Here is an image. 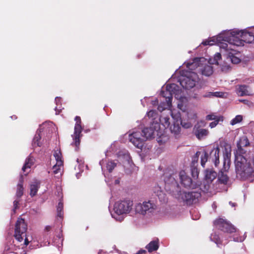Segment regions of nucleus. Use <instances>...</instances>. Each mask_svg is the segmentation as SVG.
<instances>
[{"instance_id":"f257e3e1","label":"nucleus","mask_w":254,"mask_h":254,"mask_svg":"<svg viewBox=\"0 0 254 254\" xmlns=\"http://www.w3.org/2000/svg\"><path fill=\"white\" fill-rule=\"evenodd\" d=\"M234 152L235 165L237 177L246 180L254 174V169L252 167L250 161L244 156L247 151L243 147L237 146Z\"/></svg>"},{"instance_id":"f03ea898","label":"nucleus","mask_w":254,"mask_h":254,"mask_svg":"<svg viewBox=\"0 0 254 254\" xmlns=\"http://www.w3.org/2000/svg\"><path fill=\"white\" fill-rule=\"evenodd\" d=\"M240 31H233L229 32H227L225 33L220 34L217 40L219 41H223L228 43L223 45L224 48L226 51L233 50L231 48V46H241L244 45V42L242 38L241 37V34H239Z\"/></svg>"},{"instance_id":"7ed1b4c3","label":"nucleus","mask_w":254,"mask_h":254,"mask_svg":"<svg viewBox=\"0 0 254 254\" xmlns=\"http://www.w3.org/2000/svg\"><path fill=\"white\" fill-rule=\"evenodd\" d=\"M198 79V76L195 72H189L179 79V82L184 89H189L195 85Z\"/></svg>"},{"instance_id":"20e7f679","label":"nucleus","mask_w":254,"mask_h":254,"mask_svg":"<svg viewBox=\"0 0 254 254\" xmlns=\"http://www.w3.org/2000/svg\"><path fill=\"white\" fill-rule=\"evenodd\" d=\"M27 230V224L24 219L18 218L17 220L14 229V237L16 240L21 242Z\"/></svg>"},{"instance_id":"39448f33","label":"nucleus","mask_w":254,"mask_h":254,"mask_svg":"<svg viewBox=\"0 0 254 254\" xmlns=\"http://www.w3.org/2000/svg\"><path fill=\"white\" fill-rule=\"evenodd\" d=\"M215 227L224 232L233 233L236 232V228L227 220L219 218L213 222Z\"/></svg>"},{"instance_id":"423d86ee","label":"nucleus","mask_w":254,"mask_h":254,"mask_svg":"<svg viewBox=\"0 0 254 254\" xmlns=\"http://www.w3.org/2000/svg\"><path fill=\"white\" fill-rule=\"evenodd\" d=\"M215 227L224 232L233 233L236 232V228L227 220L219 218L213 222Z\"/></svg>"},{"instance_id":"0eeeda50","label":"nucleus","mask_w":254,"mask_h":254,"mask_svg":"<svg viewBox=\"0 0 254 254\" xmlns=\"http://www.w3.org/2000/svg\"><path fill=\"white\" fill-rule=\"evenodd\" d=\"M133 201L130 200H123L116 202L114 209L118 215H123L128 213L132 209Z\"/></svg>"},{"instance_id":"6e6552de","label":"nucleus","mask_w":254,"mask_h":254,"mask_svg":"<svg viewBox=\"0 0 254 254\" xmlns=\"http://www.w3.org/2000/svg\"><path fill=\"white\" fill-rule=\"evenodd\" d=\"M75 121L76 122L74 127V134L72 136L73 141L71 143L72 145L75 146V150L78 151L80 143V137L81 136V131L82 130L81 123V121L80 117L79 116H76L75 118Z\"/></svg>"},{"instance_id":"1a4fd4ad","label":"nucleus","mask_w":254,"mask_h":254,"mask_svg":"<svg viewBox=\"0 0 254 254\" xmlns=\"http://www.w3.org/2000/svg\"><path fill=\"white\" fill-rule=\"evenodd\" d=\"M201 194L198 191H183L180 193L181 198L188 205L197 202Z\"/></svg>"},{"instance_id":"9d476101","label":"nucleus","mask_w":254,"mask_h":254,"mask_svg":"<svg viewBox=\"0 0 254 254\" xmlns=\"http://www.w3.org/2000/svg\"><path fill=\"white\" fill-rule=\"evenodd\" d=\"M155 209V205L150 201H145L142 203H139L135 206V211L137 213L145 215L147 213H151Z\"/></svg>"},{"instance_id":"9b49d317","label":"nucleus","mask_w":254,"mask_h":254,"mask_svg":"<svg viewBox=\"0 0 254 254\" xmlns=\"http://www.w3.org/2000/svg\"><path fill=\"white\" fill-rule=\"evenodd\" d=\"M179 174L177 173L171 174H165L164 178L165 189L171 190L178 188L179 184L177 181Z\"/></svg>"},{"instance_id":"f8f14e48","label":"nucleus","mask_w":254,"mask_h":254,"mask_svg":"<svg viewBox=\"0 0 254 254\" xmlns=\"http://www.w3.org/2000/svg\"><path fill=\"white\" fill-rule=\"evenodd\" d=\"M128 139L137 148L141 149L144 145V137L140 131H133L129 134Z\"/></svg>"},{"instance_id":"ddd939ff","label":"nucleus","mask_w":254,"mask_h":254,"mask_svg":"<svg viewBox=\"0 0 254 254\" xmlns=\"http://www.w3.org/2000/svg\"><path fill=\"white\" fill-rule=\"evenodd\" d=\"M179 177L181 184L185 188L193 189L195 187V183H193L192 179L186 175L184 171L182 170L180 172Z\"/></svg>"},{"instance_id":"4468645a","label":"nucleus","mask_w":254,"mask_h":254,"mask_svg":"<svg viewBox=\"0 0 254 254\" xmlns=\"http://www.w3.org/2000/svg\"><path fill=\"white\" fill-rule=\"evenodd\" d=\"M160 125L158 123H153L150 127H145L142 130L140 131L144 137V140L154 137L155 131H157V128Z\"/></svg>"},{"instance_id":"2eb2a0df","label":"nucleus","mask_w":254,"mask_h":254,"mask_svg":"<svg viewBox=\"0 0 254 254\" xmlns=\"http://www.w3.org/2000/svg\"><path fill=\"white\" fill-rule=\"evenodd\" d=\"M200 154V151H197L192 160L190 165V171L192 177L194 179H197L199 175V171L197 168L198 159Z\"/></svg>"},{"instance_id":"dca6fc26","label":"nucleus","mask_w":254,"mask_h":254,"mask_svg":"<svg viewBox=\"0 0 254 254\" xmlns=\"http://www.w3.org/2000/svg\"><path fill=\"white\" fill-rule=\"evenodd\" d=\"M219 152L220 149L218 147H214L211 151H208L209 161L213 162L215 167L219 164Z\"/></svg>"},{"instance_id":"f3484780","label":"nucleus","mask_w":254,"mask_h":254,"mask_svg":"<svg viewBox=\"0 0 254 254\" xmlns=\"http://www.w3.org/2000/svg\"><path fill=\"white\" fill-rule=\"evenodd\" d=\"M208 132L207 129L201 128L198 124L195 125L193 128V133L199 140L206 136Z\"/></svg>"},{"instance_id":"a211bd4d","label":"nucleus","mask_w":254,"mask_h":254,"mask_svg":"<svg viewBox=\"0 0 254 254\" xmlns=\"http://www.w3.org/2000/svg\"><path fill=\"white\" fill-rule=\"evenodd\" d=\"M241 37L242 38L244 43H251L254 42V35L252 32L240 31Z\"/></svg>"},{"instance_id":"6ab92c4d","label":"nucleus","mask_w":254,"mask_h":254,"mask_svg":"<svg viewBox=\"0 0 254 254\" xmlns=\"http://www.w3.org/2000/svg\"><path fill=\"white\" fill-rule=\"evenodd\" d=\"M217 176V173L212 169H206L205 171V179L208 183H212Z\"/></svg>"},{"instance_id":"aec40b11","label":"nucleus","mask_w":254,"mask_h":254,"mask_svg":"<svg viewBox=\"0 0 254 254\" xmlns=\"http://www.w3.org/2000/svg\"><path fill=\"white\" fill-rule=\"evenodd\" d=\"M23 178L22 175H21L19 183L17 186V190L16 196L17 198H20L23 194Z\"/></svg>"},{"instance_id":"412c9836","label":"nucleus","mask_w":254,"mask_h":254,"mask_svg":"<svg viewBox=\"0 0 254 254\" xmlns=\"http://www.w3.org/2000/svg\"><path fill=\"white\" fill-rule=\"evenodd\" d=\"M40 183L39 181H35L30 185V195L31 197H33L36 195L37 192L40 188Z\"/></svg>"},{"instance_id":"4be33fe9","label":"nucleus","mask_w":254,"mask_h":254,"mask_svg":"<svg viewBox=\"0 0 254 254\" xmlns=\"http://www.w3.org/2000/svg\"><path fill=\"white\" fill-rule=\"evenodd\" d=\"M145 248L149 253L157 251L159 248L158 240L150 242Z\"/></svg>"},{"instance_id":"5701e85b","label":"nucleus","mask_w":254,"mask_h":254,"mask_svg":"<svg viewBox=\"0 0 254 254\" xmlns=\"http://www.w3.org/2000/svg\"><path fill=\"white\" fill-rule=\"evenodd\" d=\"M161 95L165 98L166 101L167 103V104L169 105L171 104L172 103L173 94L168 90H167L166 89L165 90H162L161 91Z\"/></svg>"},{"instance_id":"b1692460","label":"nucleus","mask_w":254,"mask_h":254,"mask_svg":"<svg viewBox=\"0 0 254 254\" xmlns=\"http://www.w3.org/2000/svg\"><path fill=\"white\" fill-rule=\"evenodd\" d=\"M166 88L167 90L169 91L173 95L177 94L179 92V86L175 83L167 84Z\"/></svg>"},{"instance_id":"393cba45","label":"nucleus","mask_w":254,"mask_h":254,"mask_svg":"<svg viewBox=\"0 0 254 254\" xmlns=\"http://www.w3.org/2000/svg\"><path fill=\"white\" fill-rule=\"evenodd\" d=\"M250 145V142L246 136H243L240 138L237 142V146L247 147Z\"/></svg>"},{"instance_id":"a878e982","label":"nucleus","mask_w":254,"mask_h":254,"mask_svg":"<svg viewBox=\"0 0 254 254\" xmlns=\"http://www.w3.org/2000/svg\"><path fill=\"white\" fill-rule=\"evenodd\" d=\"M201 154V155L200 156V163L201 166L204 168L206 162L207 161H209L208 150H203V151H202V153L200 152V154H199V155Z\"/></svg>"},{"instance_id":"bb28decb","label":"nucleus","mask_w":254,"mask_h":254,"mask_svg":"<svg viewBox=\"0 0 254 254\" xmlns=\"http://www.w3.org/2000/svg\"><path fill=\"white\" fill-rule=\"evenodd\" d=\"M181 127L179 125V123L177 121L176 123H174L171 125L170 127V129L172 133H174L175 135H178L179 134L181 131Z\"/></svg>"},{"instance_id":"cd10ccee","label":"nucleus","mask_w":254,"mask_h":254,"mask_svg":"<svg viewBox=\"0 0 254 254\" xmlns=\"http://www.w3.org/2000/svg\"><path fill=\"white\" fill-rule=\"evenodd\" d=\"M218 180L221 184L226 185L228 183L229 178L226 174H225L223 171H221L218 173Z\"/></svg>"},{"instance_id":"c85d7f7f","label":"nucleus","mask_w":254,"mask_h":254,"mask_svg":"<svg viewBox=\"0 0 254 254\" xmlns=\"http://www.w3.org/2000/svg\"><path fill=\"white\" fill-rule=\"evenodd\" d=\"M201 71L202 74L208 76L213 73V70L211 66L206 65L201 69Z\"/></svg>"},{"instance_id":"c756f323","label":"nucleus","mask_w":254,"mask_h":254,"mask_svg":"<svg viewBox=\"0 0 254 254\" xmlns=\"http://www.w3.org/2000/svg\"><path fill=\"white\" fill-rule=\"evenodd\" d=\"M33 164L34 158L32 157L29 156L26 159L25 164L22 168V171L23 172H25L26 169L30 168V167L33 165Z\"/></svg>"},{"instance_id":"7c9ffc66","label":"nucleus","mask_w":254,"mask_h":254,"mask_svg":"<svg viewBox=\"0 0 254 254\" xmlns=\"http://www.w3.org/2000/svg\"><path fill=\"white\" fill-rule=\"evenodd\" d=\"M41 139V136L39 132L37 131L34 138L33 140V146L34 147L36 146H41V143L40 142V140Z\"/></svg>"},{"instance_id":"2f4dec72","label":"nucleus","mask_w":254,"mask_h":254,"mask_svg":"<svg viewBox=\"0 0 254 254\" xmlns=\"http://www.w3.org/2000/svg\"><path fill=\"white\" fill-rule=\"evenodd\" d=\"M247 87L248 86L245 85H240L238 90V94L241 96L248 95Z\"/></svg>"},{"instance_id":"473e14b6","label":"nucleus","mask_w":254,"mask_h":254,"mask_svg":"<svg viewBox=\"0 0 254 254\" xmlns=\"http://www.w3.org/2000/svg\"><path fill=\"white\" fill-rule=\"evenodd\" d=\"M54 156L57 161V163H58V164H60V165H63V161L62 160V155L61 151L59 150L56 151L54 154Z\"/></svg>"},{"instance_id":"72a5a7b5","label":"nucleus","mask_w":254,"mask_h":254,"mask_svg":"<svg viewBox=\"0 0 254 254\" xmlns=\"http://www.w3.org/2000/svg\"><path fill=\"white\" fill-rule=\"evenodd\" d=\"M64 204L62 201H60L58 203V205L57 206V216L60 218H63L64 215Z\"/></svg>"},{"instance_id":"f704fd0d","label":"nucleus","mask_w":254,"mask_h":254,"mask_svg":"<svg viewBox=\"0 0 254 254\" xmlns=\"http://www.w3.org/2000/svg\"><path fill=\"white\" fill-rule=\"evenodd\" d=\"M116 166V163L113 161H110L107 163L106 168L108 171L111 173Z\"/></svg>"},{"instance_id":"c9c22d12","label":"nucleus","mask_w":254,"mask_h":254,"mask_svg":"<svg viewBox=\"0 0 254 254\" xmlns=\"http://www.w3.org/2000/svg\"><path fill=\"white\" fill-rule=\"evenodd\" d=\"M229 56L231 59L232 63L233 64H237L241 61V60L239 58L235 56L234 54L231 52L229 53Z\"/></svg>"},{"instance_id":"e433bc0d","label":"nucleus","mask_w":254,"mask_h":254,"mask_svg":"<svg viewBox=\"0 0 254 254\" xmlns=\"http://www.w3.org/2000/svg\"><path fill=\"white\" fill-rule=\"evenodd\" d=\"M243 120V117L241 115H237L231 121V124L232 125H234L237 124L240 122H241Z\"/></svg>"},{"instance_id":"4c0bfd02","label":"nucleus","mask_w":254,"mask_h":254,"mask_svg":"<svg viewBox=\"0 0 254 254\" xmlns=\"http://www.w3.org/2000/svg\"><path fill=\"white\" fill-rule=\"evenodd\" d=\"M169 117H161L160 121L162 123V124L164 127H168L170 125Z\"/></svg>"},{"instance_id":"58836bf2","label":"nucleus","mask_w":254,"mask_h":254,"mask_svg":"<svg viewBox=\"0 0 254 254\" xmlns=\"http://www.w3.org/2000/svg\"><path fill=\"white\" fill-rule=\"evenodd\" d=\"M63 165H60V164H56L53 167V172L55 174H58L61 170V168Z\"/></svg>"},{"instance_id":"ea45409f","label":"nucleus","mask_w":254,"mask_h":254,"mask_svg":"<svg viewBox=\"0 0 254 254\" xmlns=\"http://www.w3.org/2000/svg\"><path fill=\"white\" fill-rule=\"evenodd\" d=\"M212 239H213L214 242L217 245L222 244V241L218 235H217L216 234L214 235L213 236Z\"/></svg>"},{"instance_id":"a19ab883","label":"nucleus","mask_w":254,"mask_h":254,"mask_svg":"<svg viewBox=\"0 0 254 254\" xmlns=\"http://www.w3.org/2000/svg\"><path fill=\"white\" fill-rule=\"evenodd\" d=\"M206 119L208 121L219 120V118L214 114H210L206 116Z\"/></svg>"},{"instance_id":"79ce46f5","label":"nucleus","mask_w":254,"mask_h":254,"mask_svg":"<svg viewBox=\"0 0 254 254\" xmlns=\"http://www.w3.org/2000/svg\"><path fill=\"white\" fill-rule=\"evenodd\" d=\"M222 93L219 92H209L207 96L210 97L211 96H213L215 97H221L222 96Z\"/></svg>"},{"instance_id":"37998d69","label":"nucleus","mask_w":254,"mask_h":254,"mask_svg":"<svg viewBox=\"0 0 254 254\" xmlns=\"http://www.w3.org/2000/svg\"><path fill=\"white\" fill-rule=\"evenodd\" d=\"M157 114L156 111L154 110H150L147 113V116L149 118H153Z\"/></svg>"},{"instance_id":"c03bdc74","label":"nucleus","mask_w":254,"mask_h":254,"mask_svg":"<svg viewBox=\"0 0 254 254\" xmlns=\"http://www.w3.org/2000/svg\"><path fill=\"white\" fill-rule=\"evenodd\" d=\"M19 200H15L13 201V211L14 213H15L16 209H17L18 208V204H19Z\"/></svg>"},{"instance_id":"a18cd8bd","label":"nucleus","mask_w":254,"mask_h":254,"mask_svg":"<svg viewBox=\"0 0 254 254\" xmlns=\"http://www.w3.org/2000/svg\"><path fill=\"white\" fill-rule=\"evenodd\" d=\"M219 121H220V120H216V121H214V122L210 123L209 124V127L211 128H213V127H215L217 126V125L218 124Z\"/></svg>"},{"instance_id":"49530a36","label":"nucleus","mask_w":254,"mask_h":254,"mask_svg":"<svg viewBox=\"0 0 254 254\" xmlns=\"http://www.w3.org/2000/svg\"><path fill=\"white\" fill-rule=\"evenodd\" d=\"M214 42V41L206 40L205 41H203L202 43V44H203L204 46L212 45L213 44Z\"/></svg>"},{"instance_id":"de8ad7c7","label":"nucleus","mask_w":254,"mask_h":254,"mask_svg":"<svg viewBox=\"0 0 254 254\" xmlns=\"http://www.w3.org/2000/svg\"><path fill=\"white\" fill-rule=\"evenodd\" d=\"M221 59V55L219 53H217L215 54L214 56V60L218 63V61L220 60Z\"/></svg>"},{"instance_id":"09e8293b","label":"nucleus","mask_w":254,"mask_h":254,"mask_svg":"<svg viewBox=\"0 0 254 254\" xmlns=\"http://www.w3.org/2000/svg\"><path fill=\"white\" fill-rule=\"evenodd\" d=\"M181 125L184 127L186 128H188L191 127V124L189 123L183 124V123L181 122Z\"/></svg>"},{"instance_id":"8fccbe9b","label":"nucleus","mask_w":254,"mask_h":254,"mask_svg":"<svg viewBox=\"0 0 254 254\" xmlns=\"http://www.w3.org/2000/svg\"><path fill=\"white\" fill-rule=\"evenodd\" d=\"M195 63H188L187 64V67L189 69H192V68L191 67L193 66V64H194Z\"/></svg>"},{"instance_id":"3c124183","label":"nucleus","mask_w":254,"mask_h":254,"mask_svg":"<svg viewBox=\"0 0 254 254\" xmlns=\"http://www.w3.org/2000/svg\"><path fill=\"white\" fill-rule=\"evenodd\" d=\"M29 244V241H28V239L27 237H25L24 239V245L25 246H27Z\"/></svg>"},{"instance_id":"603ef678","label":"nucleus","mask_w":254,"mask_h":254,"mask_svg":"<svg viewBox=\"0 0 254 254\" xmlns=\"http://www.w3.org/2000/svg\"><path fill=\"white\" fill-rule=\"evenodd\" d=\"M146 252L145 250H139L137 253L136 254H145L146 253Z\"/></svg>"},{"instance_id":"864d4df0","label":"nucleus","mask_w":254,"mask_h":254,"mask_svg":"<svg viewBox=\"0 0 254 254\" xmlns=\"http://www.w3.org/2000/svg\"><path fill=\"white\" fill-rule=\"evenodd\" d=\"M51 228H52L50 226H47L45 228V230L46 231L49 232L51 230Z\"/></svg>"},{"instance_id":"5fc2aeb1","label":"nucleus","mask_w":254,"mask_h":254,"mask_svg":"<svg viewBox=\"0 0 254 254\" xmlns=\"http://www.w3.org/2000/svg\"><path fill=\"white\" fill-rule=\"evenodd\" d=\"M59 100H60V98L56 97V98H55V101H56V102H57L58 101H59Z\"/></svg>"},{"instance_id":"6e6d98bb","label":"nucleus","mask_w":254,"mask_h":254,"mask_svg":"<svg viewBox=\"0 0 254 254\" xmlns=\"http://www.w3.org/2000/svg\"><path fill=\"white\" fill-rule=\"evenodd\" d=\"M119 183H120V181L118 180H116L115 181V184H119Z\"/></svg>"},{"instance_id":"4d7b16f0","label":"nucleus","mask_w":254,"mask_h":254,"mask_svg":"<svg viewBox=\"0 0 254 254\" xmlns=\"http://www.w3.org/2000/svg\"><path fill=\"white\" fill-rule=\"evenodd\" d=\"M229 155H230V153L229 154L228 152H227L226 154V156L227 157H229Z\"/></svg>"},{"instance_id":"13d9d810","label":"nucleus","mask_w":254,"mask_h":254,"mask_svg":"<svg viewBox=\"0 0 254 254\" xmlns=\"http://www.w3.org/2000/svg\"><path fill=\"white\" fill-rule=\"evenodd\" d=\"M240 101H241V102H243L244 103H246V102L247 101H246V100H241Z\"/></svg>"},{"instance_id":"bf43d9fd","label":"nucleus","mask_w":254,"mask_h":254,"mask_svg":"<svg viewBox=\"0 0 254 254\" xmlns=\"http://www.w3.org/2000/svg\"><path fill=\"white\" fill-rule=\"evenodd\" d=\"M208 189H209V186L208 185V187H207V188H206V190H208Z\"/></svg>"},{"instance_id":"052dcab7","label":"nucleus","mask_w":254,"mask_h":254,"mask_svg":"<svg viewBox=\"0 0 254 254\" xmlns=\"http://www.w3.org/2000/svg\"><path fill=\"white\" fill-rule=\"evenodd\" d=\"M235 241H238V240H234Z\"/></svg>"},{"instance_id":"680f3d73","label":"nucleus","mask_w":254,"mask_h":254,"mask_svg":"<svg viewBox=\"0 0 254 254\" xmlns=\"http://www.w3.org/2000/svg\"><path fill=\"white\" fill-rule=\"evenodd\" d=\"M24 254H26V253H24Z\"/></svg>"}]
</instances>
